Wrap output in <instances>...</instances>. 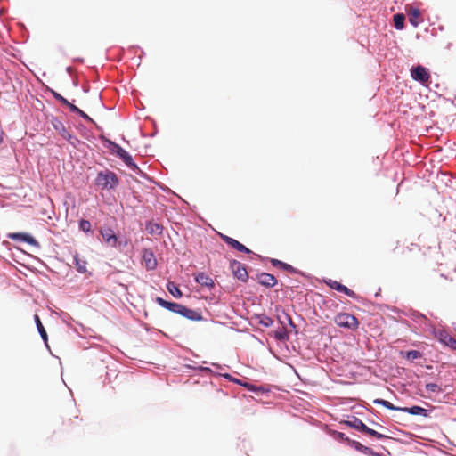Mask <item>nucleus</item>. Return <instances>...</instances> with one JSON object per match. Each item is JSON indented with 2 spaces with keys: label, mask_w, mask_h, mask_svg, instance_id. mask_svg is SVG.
Masks as SVG:
<instances>
[{
  "label": "nucleus",
  "mask_w": 456,
  "mask_h": 456,
  "mask_svg": "<svg viewBox=\"0 0 456 456\" xmlns=\"http://www.w3.org/2000/svg\"><path fill=\"white\" fill-rule=\"evenodd\" d=\"M94 184L102 190L113 191L118 186L119 178L115 172L106 168L97 173Z\"/></svg>",
  "instance_id": "nucleus-1"
},
{
  "label": "nucleus",
  "mask_w": 456,
  "mask_h": 456,
  "mask_svg": "<svg viewBox=\"0 0 456 456\" xmlns=\"http://www.w3.org/2000/svg\"><path fill=\"white\" fill-rule=\"evenodd\" d=\"M99 139L102 145L107 148L111 154L121 159L125 165H127L134 160L133 156L118 143L111 141L102 134L99 136Z\"/></svg>",
  "instance_id": "nucleus-2"
},
{
  "label": "nucleus",
  "mask_w": 456,
  "mask_h": 456,
  "mask_svg": "<svg viewBox=\"0 0 456 456\" xmlns=\"http://www.w3.org/2000/svg\"><path fill=\"white\" fill-rule=\"evenodd\" d=\"M7 238L20 243L28 244L37 249L41 248L39 241L28 232H14L7 233Z\"/></svg>",
  "instance_id": "nucleus-3"
},
{
  "label": "nucleus",
  "mask_w": 456,
  "mask_h": 456,
  "mask_svg": "<svg viewBox=\"0 0 456 456\" xmlns=\"http://www.w3.org/2000/svg\"><path fill=\"white\" fill-rule=\"evenodd\" d=\"M411 78L421 86H427L430 83L431 75L429 69L421 64L413 65L411 69Z\"/></svg>",
  "instance_id": "nucleus-4"
},
{
  "label": "nucleus",
  "mask_w": 456,
  "mask_h": 456,
  "mask_svg": "<svg viewBox=\"0 0 456 456\" xmlns=\"http://www.w3.org/2000/svg\"><path fill=\"white\" fill-rule=\"evenodd\" d=\"M99 232L102 237L103 241L112 248H118L126 245V242L122 243L120 236L117 235L113 229L110 226L100 227Z\"/></svg>",
  "instance_id": "nucleus-5"
},
{
  "label": "nucleus",
  "mask_w": 456,
  "mask_h": 456,
  "mask_svg": "<svg viewBox=\"0 0 456 456\" xmlns=\"http://www.w3.org/2000/svg\"><path fill=\"white\" fill-rule=\"evenodd\" d=\"M256 256L258 258H261L263 260H268L273 267L278 268L281 271L289 273L291 274H297V275H300L303 277H307V274L305 272H303V271L294 267L290 264H288L280 259L271 258V257H262L260 255H257V254H256Z\"/></svg>",
  "instance_id": "nucleus-6"
},
{
  "label": "nucleus",
  "mask_w": 456,
  "mask_h": 456,
  "mask_svg": "<svg viewBox=\"0 0 456 456\" xmlns=\"http://www.w3.org/2000/svg\"><path fill=\"white\" fill-rule=\"evenodd\" d=\"M335 323L341 328L356 330L359 327L358 319L352 314L339 313L335 316Z\"/></svg>",
  "instance_id": "nucleus-7"
},
{
  "label": "nucleus",
  "mask_w": 456,
  "mask_h": 456,
  "mask_svg": "<svg viewBox=\"0 0 456 456\" xmlns=\"http://www.w3.org/2000/svg\"><path fill=\"white\" fill-rule=\"evenodd\" d=\"M229 269L231 270L233 277L241 282H247L249 279L247 267L244 264L236 259L229 261Z\"/></svg>",
  "instance_id": "nucleus-8"
},
{
  "label": "nucleus",
  "mask_w": 456,
  "mask_h": 456,
  "mask_svg": "<svg viewBox=\"0 0 456 456\" xmlns=\"http://www.w3.org/2000/svg\"><path fill=\"white\" fill-rule=\"evenodd\" d=\"M322 282L326 286H328L330 289H331L337 292L342 293V294L349 297L350 298L358 299V297H359L358 295L354 290L347 288L346 285L342 284L341 282H339L338 281H335V280H332L330 278H323Z\"/></svg>",
  "instance_id": "nucleus-9"
},
{
  "label": "nucleus",
  "mask_w": 456,
  "mask_h": 456,
  "mask_svg": "<svg viewBox=\"0 0 456 456\" xmlns=\"http://www.w3.org/2000/svg\"><path fill=\"white\" fill-rule=\"evenodd\" d=\"M219 237L226 245L231 247L232 248H233L240 253H244V254H248V255L254 254L256 256V254L250 248L246 247L244 244H242L239 240L226 235V234H224V233H219Z\"/></svg>",
  "instance_id": "nucleus-10"
},
{
  "label": "nucleus",
  "mask_w": 456,
  "mask_h": 456,
  "mask_svg": "<svg viewBox=\"0 0 456 456\" xmlns=\"http://www.w3.org/2000/svg\"><path fill=\"white\" fill-rule=\"evenodd\" d=\"M275 313H276V319H277V322L284 326L286 324V322L289 324V326L295 331V333L297 334V325L294 323V322L292 321L291 317L289 316V314L286 312V310L284 308H282L281 305H275Z\"/></svg>",
  "instance_id": "nucleus-11"
},
{
  "label": "nucleus",
  "mask_w": 456,
  "mask_h": 456,
  "mask_svg": "<svg viewBox=\"0 0 456 456\" xmlns=\"http://www.w3.org/2000/svg\"><path fill=\"white\" fill-rule=\"evenodd\" d=\"M142 260L147 271H154L158 266V261L152 249L144 248L142 250Z\"/></svg>",
  "instance_id": "nucleus-12"
},
{
  "label": "nucleus",
  "mask_w": 456,
  "mask_h": 456,
  "mask_svg": "<svg viewBox=\"0 0 456 456\" xmlns=\"http://www.w3.org/2000/svg\"><path fill=\"white\" fill-rule=\"evenodd\" d=\"M327 434L330 436H331L334 440H336L339 443L345 444L347 446H349L354 450H355V445L354 444H361L359 441L349 438L345 433L340 432V431L329 429L327 431Z\"/></svg>",
  "instance_id": "nucleus-13"
},
{
  "label": "nucleus",
  "mask_w": 456,
  "mask_h": 456,
  "mask_svg": "<svg viewBox=\"0 0 456 456\" xmlns=\"http://www.w3.org/2000/svg\"><path fill=\"white\" fill-rule=\"evenodd\" d=\"M179 315L192 322H201L205 320L200 309H192L185 305H183Z\"/></svg>",
  "instance_id": "nucleus-14"
},
{
  "label": "nucleus",
  "mask_w": 456,
  "mask_h": 456,
  "mask_svg": "<svg viewBox=\"0 0 456 456\" xmlns=\"http://www.w3.org/2000/svg\"><path fill=\"white\" fill-rule=\"evenodd\" d=\"M154 301L162 308L171 312V313H174V314H179L180 312H181V309L183 307V304L181 303H177V302H175V301H169V300H167V299H164L163 297H156Z\"/></svg>",
  "instance_id": "nucleus-15"
},
{
  "label": "nucleus",
  "mask_w": 456,
  "mask_h": 456,
  "mask_svg": "<svg viewBox=\"0 0 456 456\" xmlns=\"http://www.w3.org/2000/svg\"><path fill=\"white\" fill-rule=\"evenodd\" d=\"M256 281L261 286L266 289H272L278 284L276 277L273 274L265 272L258 273L256 274Z\"/></svg>",
  "instance_id": "nucleus-16"
},
{
  "label": "nucleus",
  "mask_w": 456,
  "mask_h": 456,
  "mask_svg": "<svg viewBox=\"0 0 456 456\" xmlns=\"http://www.w3.org/2000/svg\"><path fill=\"white\" fill-rule=\"evenodd\" d=\"M240 387H243L248 391L252 392L257 395H266L270 392V388L266 386H257L250 381L240 379V384H238Z\"/></svg>",
  "instance_id": "nucleus-17"
},
{
  "label": "nucleus",
  "mask_w": 456,
  "mask_h": 456,
  "mask_svg": "<svg viewBox=\"0 0 456 456\" xmlns=\"http://www.w3.org/2000/svg\"><path fill=\"white\" fill-rule=\"evenodd\" d=\"M433 409H425L419 405H411V406H403V412L414 415V416H422L425 418H429Z\"/></svg>",
  "instance_id": "nucleus-18"
},
{
  "label": "nucleus",
  "mask_w": 456,
  "mask_h": 456,
  "mask_svg": "<svg viewBox=\"0 0 456 456\" xmlns=\"http://www.w3.org/2000/svg\"><path fill=\"white\" fill-rule=\"evenodd\" d=\"M432 334L439 343L447 347L450 346L452 340L453 339V337L451 336L450 333L444 329L433 328Z\"/></svg>",
  "instance_id": "nucleus-19"
},
{
  "label": "nucleus",
  "mask_w": 456,
  "mask_h": 456,
  "mask_svg": "<svg viewBox=\"0 0 456 456\" xmlns=\"http://www.w3.org/2000/svg\"><path fill=\"white\" fill-rule=\"evenodd\" d=\"M194 281L198 284L208 288V289H212L215 288V281L214 280L209 277L206 273L200 272L194 276Z\"/></svg>",
  "instance_id": "nucleus-20"
},
{
  "label": "nucleus",
  "mask_w": 456,
  "mask_h": 456,
  "mask_svg": "<svg viewBox=\"0 0 456 456\" xmlns=\"http://www.w3.org/2000/svg\"><path fill=\"white\" fill-rule=\"evenodd\" d=\"M340 423L344 424L351 428H354L358 432H361L362 428L365 425V423L362 419H360L359 418L353 416V415L347 416V419L342 420Z\"/></svg>",
  "instance_id": "nucleus-21"
},
{
  "label": "nucleus",
  "mask_w": 456,
  "mask_h": 456,
  "mask_svg": "<svg viewBox=\"0 0 456 456\" xmlns=\"http://www.w3.org/2000/svg\"><path fill=\"white\" fill-rule=\"evenodd\" d=\"M51 124H52L53 129L55 131H57L62 138L67 137V136L70 137V133L68 132L64 124L61 122V120L58 117L52 116Z\"/></svg>",
  "instance_id": "nucleus-22"
},
{
  "label": "nucleus",
  "mask_w": 456,
  "mask_h": 456,
  "mask_svg": "<svg viewBox=\"0 0 456 456\" xmlns=\"http://www.w3.org/2000/svg\"><path fill=\"white\" fill-rule=\"evenodd\" d=\"M34 322L42 340L44 341L45 346L49 349L48 335L38 314L34 315Z\"/></svg>",
  "instance_id": "nucleus-23"
},
{
  "label": "nucleus",
  "mask_w": 456,
  "mask_h": 456,
  "mask_svg": "<svg viewBox=\"0 0 456 456\" xmlns=\"http://www.w3.org/2000/svg\"><path fill=\"white\" fill-rule=\"evenodd\" d=\"M361 433L365 435V436H370V437H374V438H376L378 440H388V439H391L390 436H387L385 434L379 433V432L376 431L373 428H370L366 424L362 428Z\"/></svg>",
  "instance_id": "nucleus-24"
},
{
  "label": "nucleus",
  "mask_w": 456,
  "mask_h": 456,
  "mask_svg": "<svg viewBox=\"0 0 456 456\" xmlns=\"http://www.w3.org/2000/svg\"><path fill=\"white\" fill-rule=\"evenodd\" d=\"M72 264L77 273H86L87 272V269H86L87 261L85 258H81L79 256L78 253H76L73 256Z\"/></svg>",
  "instance_id": "nucleus-25"
},
{
  "label": "nucleus",
  "mask_w": 456,
  "mask_h": 456,
  "mask_svg": "<svg viewBox=\"0 0 456 456\" xmlns=\"http://www.w3.org/2000/svg\"><path fill=\"white\" fill-rule=\"evenodd\" d=\"M252 319L256 320L257 323L265 328H269L273 324V320L265 313L254 314Z\"/></svg>",
  "instance_id": "nucleus-26"
},
{
  "label": "nucleus",
  "mask_w": 456,
  "mask_h": 456,
  "mask_svg": "<svg viewBox=\"0 0 456 456\" xmlns=\"http://www.w3.org/2000/svg\"><path fill=\"white\" fill-rule=\"evenodd\" d=\"M145 230L151 235H160L163 232V226L160 224L148 221L145 225Z\"/></svg>",
  "instance_id": "nucleus-27"
},
{
  "label": "nucleus",
  "mask_w": 456,
  "mask_h": 456,
  "mask_svg": "<svg viewBox=\"0 0 456 456\" xmlns=\"http://www.w3.org/2000/svg\"><path fill=\"white\" fill-rule=\"evenodd\" d=\"M166 289L176 299H180L183 296L178 285L174 281H168L166 284Z\"/></svg>",
  "instance_id": "nucleus-28"
},
{
  "label": "nucleus",
  "mask_w": 456,
  "mask_h": 456,
  "mask_svg": "<svg viewBox=\"0 0 456 456\" xmlns=\"http://www.w3.org/2000/svg\"><path fill=\"white\" fill-rule=\"evenodd\" d=\"M355 445V451L368 456H385L383 453L377 452L369 446L361 444H354Z\"/></svg>",
  "instance_id": "nucleus-29"
},
{
  "label": "nucleus",
  "mask_w": 456,
  "mask_h": 456,
  "mask_svg": "<svg viewBox=\"0 0 456 456\" xmlns=\"http://www.w3.org/2000/svg\"><path fill=\"white\" fill-rule=\"evenodd\" d=\"M78 229L80 232H84L87 236H94V230L92 229V224L89 220L85 218H80L78 220Z\"/></svg>",
  "instance_id": "nucleus-30"
},
{
  "label": "nucleus",
  "mask_w": 456,
  "mask_h": 456,
  "mask_svg": "<svg viewBox=\"0 0 456 456\" xmlns=\"http://www.w3.org/2000/svg\"><path fill=\"white\" fill-rule=\"evenodd\" d=\"M420 10L418 7H413L409 13V22L414 28H417L420 23Z\"/></svg>",
  "instance_id": "nucleus-31"
},
{
  "label": "nucleus",
  "mask_w": 456,
  "mask_h": 456,
  "mask_svg": "<svg viewBox=\"0 0 456 456\" xmlns=\"http://www.w3.org/2000/svg\"><path fill=\"white\" fill-rule=\"evenodd\" d=\"M394 28L396 30H403L405 28V16L402 12H397L393 16Z\"/></svg>",
  "instance_id": "nucleus-32"
},
{
  "label": "nucleus",
  "mask_w": 456,
  "mask_h": 456,
  "mask_svg": "<svg viewBox=\"0 0 456 456\" xmlns=\"http://www.w3.org/2000/svg\"><path fill=\"white\" fill-rule=\"evenodd\" d=\"M401 354L404 359L411 362L420 359L423 356V354L420 351L415 349L407 350L405 352L402 351Z\"/></svg>",
  "instance_id": "nucleus-33"
},
{
  "label": "nucleus",
  "mask_w": 456,
  "mask_h": 456,
  "mask_svg": "<svg viewBox=\"0 0 456 456\" xmlns=\"http://www.w3.org/2000/svg\"><path fill=\"white\" fill-rule=\"evenodd\" d=\"M70 112L77 115L78 117H80L85 121L90 124H95V121L89 115H87L84 110H82L76 105L70 107Z\"/></svg>",
  "instance_id": "nucleus-34"
},
{
  "label": "nucleus",
  "mask_w": 456,
  "mask_h": 456,
  "mask_svg": "<svg viewBox=\"0 0 456 456\" xmlns=\"http://www.w3.org/2000/svg\"><path fill=\"white\" fill-rule=\"evenodd\" d=\"M273 338L277 341L283 342V343L289 340V335L288 331L285 330L284 329H281V328H278L276 330H274Z\"/></svg>",
  "instance_id": "nucleus-35"
},
{
  "label": "nucleus",
  "mask_w": 456,
  "mask_h": 456,
  "mask_svg": "<svg viewBox=\"0 0 456 456\" xmlns=\"http://www.w3.org/2000/svg\"><path fill=\"white\" fill-rule=\"evenodd\" d=\"M407 316H409L411 320H413L416 322H422L427 320V317L424 314L413 309L409 310V314H407Z\"/></svg>",
  "instance_id": "nucleus-36"
},
{
  "label": "nucleus",
  "mask_w": 456,
  "mask_h": 456,
  "mask_svg": "<svg viewBox=\"0 0 456 456\" xmlns=\"http://www.w3.org/2000/svg\"><path fill=\"white\" fill-rule=\"evenodd\" d=\"M425 388L428 392L430 393H441L443 392L442 388L436 383L429 382L425 385Z\"/></svg>",
  "instance_id": "nucleus-37"
},
{
  "label": "nucleus",
  "mask_w": 456,
  "mask_h": 456,
  "mask_svg": "<svg viewBox=\"0 0 456 456\" xmlns=\"http://www.w3.org/2000/svg\"><path fill=\"white\" fill-rule=\"evenodd\" d=\"M220 376H222L224 379H225L226 380L233 383V384H240V379H237L233 376H232L230 373L228 372H225V373H223V374H219Z\"/></svg>",
  "instance_id": "nucleus-38"
},
{
  "label": "nucleus",
  "mask_w": 456,
  "mask_h": 456,
  "mask_svg": "<svg viewBox=\"0 0 456 456\" xmlns=\"http://www.w3.org/2000/svg\"><path fill=\"white\" fill-rule=\"evenodd\" d=\"M386 409L387 410H390V411H401L403 412V406H396V405H394L392 403H390L389 401L387 400L386 403H385V406H384Z\"/></svg>",
  "instance_id": "nucleus-39"
},
{
  "label": "nucleus",
  "mask_w": 456,
  "mask_h": 456,
  "mask_svg": "<svg viewBox=\"0 0 456 456\" xmlns=\"http://www.w3.org/2000/svg\"><path fill=\"white\" fill-rule=\"evenodd\" d=\"M58 102H60L63 107L68 108L70 110V107L74 106L75 104L71 103L67 98L62 96Z\"/></svg>",
  "instance_id": "nucleus-40"
},
{
  "label": "nucleus",
  "mask_w": 456,
  "mask_h": 456,
  "mask_svg": "<svg viewBox=\"0 0 456 456\" xmlns=\"http://www.w3.org/2000/svg\"><path fill=\"white\" fill-rule=\"evenodd\" d=\"M45 92H49L57 102L62 97L60 93L48 86L46 87Z\"/></svg>",
  "instance_id": "nucleus-41"
},
{
  "label": "nucleus",
  "mask_w": 456,
  "mask_h": 456,
  "mask_svg": "<svg viewBox=\"0 0 456 456\" xmlns=\"http://www.w3.org/2000/svg\"><path fill=\"white\" fill-rule=\"evenodd\" d=\"M128 50L132 53H134L136 50L141 51V54L139 56V59L142 60L145 56V52L139 46V45H131Z\"/></svg>",
  "instance_id": "nucleus-42"
},
{
  "label": "nucleus",
  "mask_w": 456,
  "mask_h": 456,
  "mask_svg": "<svg viewBox=\"0 0 456 456\" xmlns=\"http://www.w3.org/2000/svg\"><path fill=\"white\" fill-rule=\"evenodd\" d=\"M135 174H137L142 178H144L150 182H153V179L148 174H146L144 171H142L141 168H139V170H137L135 172Z\"/></svg>",
  "instance_id": "nucleus-43"
},
{
  "label": "nucleus",
  "mask_w": 456,
  "mask_h": 456,
  "mask_svg": "<svg viewBox=\"0 0 456 456\" xmlns=\"http://www.w3.org/2000/svg\"><path fill=\"white\" fill-rule=\"evenodd\" d=\"M64 140L68 141L69 143H70L71 145H73L74 147L76 146L75 145V142H80V141L77 139V136L73 135L70 134V137H63Z\"/></svg>",
  "instance_id": "nucleus-44"
},
{
  "label": "nucleus",
  "mask_w": 456,
  "mask_h": 456,
  "mask_svg": "<svg viewBox=\"0 0 456 456\" xmlns=\"http://www.w3.org/2000/svg\"><path fill=\"white\" fill-rule=\"evenodd\" d=\"M128 169H130L131 171L133 172H136L137 170H139V166L136 164V162L134 160H133L132 162L128 163L127 165H126Z\"/></svg>",
  "instance_id": "nucleus-45"
},
{
  "label": "nucleus",
  "mask_w": 456,
  "mask_h": 456,
  "mask_svg": "<svg viewBox=\"0 0 456 456\" xmlns=\"http://www.w3.org/2000/svg\"><path fill=\"white\" fill-rule=\"evenodd\" d=\"M128 169H130L131 171L133 172H136L137 170H139V166L136 164V162L134 160H133L132 162L128 163L127 165H126Z\"/></svg>",
  "instance_id": "nucleus-46"
},
{
  "label": "nucleus",
  "mask_w": 456,
  "mask_h": 456,
  "mask_svg": "<svg viewBox=\"0 0 456 456\" xmlns=\"http://www.w3.org/2000/svg\"><path fill=\"white\" fill-rule=\"evenodd\" d=\"M152 183H154L163 191H165V192H171V190L167 186L163 184L162 183H160V182H154V181Z\"/></svg>",
  "instance_id": "nucleus-47"
},
{
  "label": "nucleus",
  "mask_w": 456,
  "mask_h": 456,
  "mask_svg": "<svg viewBox=\"0 0 456 456\" xmlns=\"http://www.w3.org/2000/svg\"><path fill=\"white\" fill-rule=\"evenodd\" d=\"M201 373L208 375H216V373L211 368L206 366L201 368Z\"/></svg>",
  "instance_id": "nucleus-48"
},
{
  "label": "nucleus",
  "mask_w": 456,
  "mask_h": 456,
  "mask_svg": "<svg viewBox=\"0 0 456 456\" xmlns=\"http://www.w3.org/2000/svg\"><path fill=\"white\" fill-rule=\"evenodd\" d=\"M367 421H368L370 425L375 426V427H377V428H379L385 429V430H386V429H387L386 427H384L383 425H381V424H379V423L376 422L374 419H367Z\"/></svg>",
  "instance_id": "nucleus-49"
},
{
  "label": "nucleus",
  "mask_w": 456,
  "mask_h": 456,
  "mask_svg": "<svg viewBox=\"0 0 456 456\" xmlns=\"http://www.w3.org/2000/svg\"><path fill=\"white\" fill-rule=\"evenodd\" d=\"M387 400L383 399V398H376L373 400V403L376 404V405H381V406H385V403H386Z\"/></svg>",
  "instance_id": "nucleus-50"
},
{
  "label": "nucleus",
  "mask_w": 456,
  "mask_h": 456,
  "mask_svg": "<svg viewBox=\"0 0 456 456\" xmlns=\"http://www.w3.org/2000/svg\"><path fill=\"white\" fill-rule=\"evenodd\" d=\"M366 411H369L370 413H371L372 415H374L376 418H378L379 419H380V418L379 417V411H376L374 408L372 407H365Z\"/></svg>",
  "instance_id": "nucleus-51"
},
{
  "label": "nucleus",
  "mask_w": 456,
  "mask_h": 456,
  "mask_svg": "<svg viewBox=\"0 0 456 456\" xmlns=\"http://www.w3.org/2000/svg\"><path fill=\"white\" fill-rule=\"evenodd\" d=\"M449 348H451L452 350H455L456 351V338H453V339L452 340V343H451Z\"/></svg>",
  "instance_id": "nucleus-52"
},
{
  "label": "nucleus",
  "mask_w": 456,
  "mask_h": 456,
  "mask_svg": "<svg viewBox=\"0 0 456 456\" xmlns=\"http://www.w3.org/2000/svg\"><path fill=\"white\" fill-rule=\"evenodd\" d=\"M154 130H152V133L150 134L151 137H154L158 134V128L157 124L154 122Z\"/></svg>",
  "instance_id": "nucleus-53"
},
{
  "label": "nucleus",
  "mask_w": 456,
  "mask_h": 456,
  "mask_svg": "<svg viewBox=\"0 0 456 456\" xmlns=\"http://www.w3.org/2000/svg\"><path fill=\"white\" fill-rule=\"evenodd\" d=\"M93 125L94 126V127H95L99 132H101V133H102V135H104V134H103V128H102L101 126H99L96 122H95V124H93Z\"/></svg>",
  "instance_id": "nucleus-54"
},
{
  "label": "nucleus",
  "mask_w": 456,
  "mask_h": 456,
  "mask_svg": "<svg viewBox=\"0 0 456 456\" xmlns=\"http://www.w3.org/2000/svg\"><path fill=\"white\" fill-rule=\"evenodd\" d=\"M73 61L76 62V63H83L84 62V59L81 58V57H77V58L73 59Z\"/></svg>",
  "instance_id": "nucleus-55"
},
{
  "label": "nucleus",
  "mask_w": 456,
  "mask_h": 456,
  "mask_svg": "<svg viewBox=\"0 0 456 456\" xmlns=\"http://www.w3.org/2000/svg\"><path fill=\"white\" fill-rule=\"evenodd\" d=\"M4 131L0 129V145L4 142Z\"/></svg>",
  "instance_id": "nucleus-56"
},
{
  "label": "nucleus",
  "mask_w": 456,
  "mask_h": 456,
  "mask_svg": "<svg viewBox=\"0 0 456 456\" xmlns=\"http://www.w3.org/2000/svg\"><path fill=\"white\" fill-rule=\"evenodd\" d=\"M66 72H67L68 74L71 75V74H72V72H73V68H72V67H70V66H68V67L66 68Z\"/></svg>",
  "instance_id": "nucleus-57"
},
{
  "label": "nucleus",
  "mask_w": 456,
  "mask_h": 456,
  "mask_svg": "<svg viewBox=\"0 0 456 456\" xmlns=\"http://www.w3.org/2000/svg\"><path fill=\"white\" fill-rule=\"evenodd\" d=\"M201 368H203L202 365H196V367H193V370H198L199 372L201 373Z\"/></svg>",
  "instance_id": "nucleus-58"
},
{
  "label": "nucleus",
  "mask_w": 456,
  "mask_h": 456,
  "mask_svg": "<svg viewBox=\"0 0 456 456\" xmlns=\"http://www.w3.org/2000/svg\"><path fill=\"white\" fill-rule=\"evenodd\" d=\"M185 367H186L187 369H191V370H193V367H196V365L187 364V365H185Z\"/></svg>",
  "instance_id": "nucleus-59"
},
{
  "label": "nucleus",
  "mask_w": 456,
  "mask_h": 456,
  "mask_svg": "<svg viewBox=\"0 0 456 456\" xmlns=\"http://www.w3.org/2000/svg\"><path fill=\"white\" fill-rule=\"evenodd\" d=\"M380 291H381V289H379V290L375 293L376 297L380 296Z\"/></svg>",
  "instance_id": "nucleus-60"
},
{
  "label": "nucleus",
  "mask_w": 456,
  "mask_h": 456,
  "mask_svg": "<svg viewBox=\"0 0 456 456\" xmlns=\"http://www.w3.org/2000/svg\"><path fill=\"white\" fill-rule=\"evenodd\" d=\"M212 365L220 368V365L218 363H212Z\"/></svg>",
  "instance_id": "nucleus-61"
},
{
  "label": "nucleus",
  "mask_w": 456,
  "mask_h": 456,
  "mask_svg": "<svg viewBox=\"0 0 456 456\" xmlns=\"http://www.w3.org/2000/svg\"><path fill=\"white\" fill-rule=\"evenodd\" d=\"M39 103H40V104H38V107H41V106H42V107H44V104H43V102H40V101H39Z\"/></svg>",
  "instance_id": "nucleus-62"
},
{
  "label": "nucleus",
  "mask_w": 456,
  "mask_h": 456,
  "mask_svg": "<svg viewBox=\"0 0 456 456\" xmlns=\"http://www.w3.org/2000/svg\"><path fill=\"white\" fill-rule=\"evenodd\" d=\"M39 103H40V104H38V107H41V106H42V107H44V104H43V102H40V101H39Z\"/></svg>",
  "instance_id": "nucleus-63"
},
{
  "label": "nucleus",
  "mask_w": 456,
  "mask_h": 456,
  "mask_svg": "<svg viewBox=\"0 0 456 456\" xmlns=\"http://www.w3.org/2000/svg\"><path fill=\"white\" fill-rule=\"evenodd\" d=\"M453 329H454V330L456 331V322H455V323H453Z\"/></svg>",
  "instance_id": "nucleus-64"
}]
</instances>
